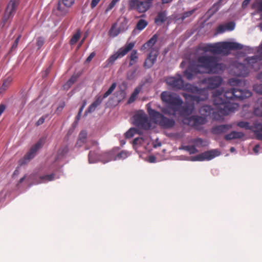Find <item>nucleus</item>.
<instances>
[{"instance_id":"f257e3e1","label":"nucleus","mask_w":262,"mask_h":262,"mask_svg":"<svg viewBox=\"0 0 262 262\" xmlns=\"http://www.w3.org/2000/svg\"><path fill=\"white\" fill-rule=\"evenodd\" d=\"M197 63L191 62L183 72V76L188 80H192L198 74L217 73L225 69L222 63H218L216 57L213 56H201L196 59Z\"/></svg>"},{"instance_id":"f03ea898","label":"nucleus","mask_w":262,"mask_h":262,"mask_svg":"<svg viewBox=\"0 0 262 262\" xmlns=\"http://www.w3.org/2000/svg\"><path fill=\"white\" fill-rule=\"evenodd\" d=\"M212 101L215 108L220 116H227L234 112L238 107L235 103H231L234 99V88L226 90H216L212 93Z\"/></svg>"},{"instance_id":"7ed1b4c3","label":"nucleus","mask_w":262,"mask_h":262,"mask_svg":"<svg viewBox=\"0 0 262 262\" xmlns=\"http://www.w3.org/2000/svg\"><path fill=\"white\" fill-rule=\"evenodd\" d=\"M160 98L163 103L167 104L161 109V112L169 116H176L178 106L183 103L180 96L169 91H164L161 93Z\"/></svg>"},{"instance_id":"20e7f679","label":"nucleus","mask_w":262,"mask_h":262,"mask_svg":"<svg viewBox=\"0 0 262 262\" xmlns=\"http://www.w3.org/2000/svg\"><path fill=\"white\" fill-rule=\"evenodd\" d=\"M180 90L187 91L196 95H190L185 93H182V96L185 100L191 102H196L199 103L201 101H204L208 98V94L206 90L200 89L196 86H194L190 83H183V87Z\"/></svg>"},{"instance_id":"39448f33","label":"nucleus","mask_w":262,"mask_h":262,"mask_svg":"<svg viewBox=\"0 0 262 262\" xmlns=\"http://www.w3.org/2000/svg\"><path fill=\"white\" fill-rule=\"evenodd\" d=\"M261 60V58L258 55L247 57L244 60V64L239 63L236 68V75L239 77H246L249 74L250 70L256 71L259 69V61Z\"/></svg>"},{"instance_id":"423d86ee","label":"nucleus","mask_w":262,"mask_h":262,"mask_svg":"<svg viewBox=\"0 0 262 262\" xmlns=\"http://www.w3.org/2000/svg\"><path fill=\"white\" fill-rule=\"evenodd\" d=\"M243 46L235 42H220L214 44H210V52L216 54H228L230 50H241Z\"/></svg>"},{"instance_id":"0eeeda50","label":"nucleus","mask_w":262,"mask_h":262,"mask_svg":"<svg viewBox=\"0 0 262 262\" xmlns=\"http://www.w3.org/2000/svg\"><path fill=\"white\" fill-rule=\"evenodd\" d=\"M148 113L151 119L163 128H171L175 125L176 122L174 119L165 117L154 110L148 109Z\"/></svg>"},{"instance_id":"6e6552de","label":"nucleus","mask_w":262,"mask_h":262,"mask_svg":"<svg viewBox=\"0 0 262 262\" xmlns=\"http://www.w3.org/2000/svg\"><path fill=\"white\" fill-rule=\"evenodd\" d=\"M19 2V0L9 1L5 9L2 18L3 26H4L9 19H12L16 13Z\"/></svg>"},{"instance_id":"1a4fd4ad","label":"nucleus","mask_w":262,"mask_h":262,"mask_svg":"<svg viewBox=\"0 0 262 262\" xmlns=\"http://www.w3.org/2000/svg\"><path fill=\"white\" fill-rule=\"evenodd\" d=\"M154 0H130L128 3L129 9H135L140 13L147 11L152 6Z\"/></svg>"},{"instance_id":"9d476101","label":"nucleus","mask_w":262,"mask_h":262,"mask_svg":"<svg viewBox=\"0 0 262 262\" xmlns=\"http://www.w3.org/2000/svg\"><path fill=\"white\" fill-rule=\"evenodd\" d=\"M44 143V140L39 139L29 150V151L25 155L23 158L18 161V165L23 166L27 164L30 160L33 159L37 150L41 148Z\"/></svg>"},{"instance_id":"9b49d317","label":"nucleus","mask_w":262,"mask_h":262,"mask_svg":"<svg viewBox=\"0 0 262 262\" xmlns=\"http://www.w3.org/2000/svg\"><path fill=\"white\" fill-rule=\"evenodd\" d=\"M95 154H96V152L90 151L88 158L90 163H94L98 162L106 163L113 160H114V155L112 151L101 152V155H99L97 157H93Z\"/></svg>"},{"instance_id":"f8f14e48","label":"nucleus","mask_w":262,"mask_h":262,"mask_svg":"<svg viewBox=\"0 0 262 262\" xmlns=\"http://www.w3.org/2000/svg\"><path fill=\"white\" fill-rule=\"evenodd\" d=\"M134 46V43L129 42L126 44L124 47L120 48L116 53L112 55L107 60V65L112 66L118 58L123 57L128 52L131 51Z\"/></svg>"},{"instance_id":"ddd939ff","label":"nucleus","mask_w":262,"mask_h":262,"mask_svg":"<svg viewBox=\"0 0 262 262\" xmlns=\"http://www.w3.org/2000/svg\"><path fill=\"white\" fill-rule=\"evenodd\" d=\"M134 124L144 129H148L151 126L147 115L143 112H139L134 116Z\"/></svg>"},{"instance_id":"4468645a","label":"nucleus","mask_w":262,"mask_h":262,"mask_svg":"<svg viewBox=\"0 0 262 262\" xmlns=\"http://www.w3.org/2000/svg\"><path fill=\"white\" fill-rule=\"evenodd\" d=\"M207 121V119L205 117L196 115L191 116L184 119L183 120L184 124L192 126L197 129H199L200 125L205 124Z\"/></svg>"},{"instance_id":"2eb2a0df","label":"nucleus","mask_w":262,"mask_h":262,"mask_svg":"<svg viewBox=\"0 0 262 262\" xmlns=\"http://www.w3.org/2000/svg\"><path fill=\"white\" fill-rule=\"evenodd\" d=\"M165 82L166 84L172 89L174 90H179L182 88L183 80L182 76L180 74H178L176 77H168L166 78Z\"/></svg>"},{"instance_id":"dca6fc26","label":"nucleus","mask_w":262,"mask_h":262,"mask_svg":"<svg viewBox=\"0 0 262 262\" xmlns=\"http://www.w3.org/2000/svg\"><path fill=\"white\" fill-rule=\"evenodd\" d=\"M194 108V104L187 102L184 105H180L177 107V114H178L184 119L189 117Z\"/></svg>"},{"instance_id":"f3484780","label":"nucleus","mask_w":262,"mask_h":262,"mask_svg":"<svg viewBox=\"0 0 262 262\" xmlns=\"http://www.w3.org/2000/svg\"><path fill=\"white\" fill-rule=\"evenodd\" d=\"M222 78L219 76L204 78L202 82L207 85L208 89L213 90L218 88L222 83Z\"/></svg>"},{"instance_id":"a211bd4d","label":"nucleus","mask_w":262,"mask_h":262,"mask_svg":"<svg viewBox=\"0 0 262 262\" xmlns=\"http://www.w3.org/2000/svg\"><path fill=\"white\" fill-rule=\"evenodd\" d=\"M158 55V51L157 50L152 49L144 62V68L146 69L151 68L156 62Z\"/></svg>"},{"instance_id":"6ab92c4d","label":"nucleus","mask_w":262,"mask_h":262,"mask_svg":"<svg viewBox=\"0 0 262 262\" xmlns=\"http://www.w3.org/2000/svg\"><path fill=\"white\" fill-rule=\"evenodd\" d=\"M220 155V152L217 149H213L204 152L196 156L199 161L210 160Z\"/></svg>"},{"instance_id":"aec40b11","label":"nucleus","mask_w":262,"mask_h":262,"mask_svg":"<svg viewBox=\"0 0 262 262\" xmlns=\"http://www.w3.org/2000/svg\"><path fill=\"white\" fill-rule=\"evenodd\" d=\"M252 95L251 91L247 90H241L234 88V99L243 100L249 98Z\"/></svg>"},{"instance_id":"412c9836","label":"nucleus","mask_w":262,"mask_h":262,"mask_svg":"<svg viewBox=\"0 0 262 262\" xmlns=\"http://www.w3.org/2000/svg\"><path fill=\"white\" fill-rule=\"evenodd\" d=\"M70 7H67L64 4H62L60 1H58L57 8L55 10V14L59 17H64L69 12V8Z\"/></svg>"},{"instance_id":"4be33fe9","label":"nucleus","mask_w":262,"mask_h":262,"mask_svg":"<svg viewBox=\"0 0 262 262\" xmlns=\"http://www.w3.org/2000/svg\"><path fill=\"white\" fill-rule=\"evenodd\" d=\"M232 127L231 125L223 124L214 126L212 128L211 132L213 134L219 135L226 133Z\"/></svg>"},{"instance_id":"5701e85b","label":"nucleus","mask_w":262,"mask_h":262,"mask_svg":"<svg viewBox=\"0 0 262 262\" xmlns=\"http://www.w3.org/2000/svg\"><path fill=\"white\" fill-rule=\"evenodd\" d=\"M254 133L257 138L262 140V119L254 123Z\"/></svg>"},{"instance_id":"b1692460","label":"nucleus","mask_w":262,"mask_h":262,"mask_svg":"<svg viewBox=\"0 0 262 262\" xmlns=\"http://www.w3.org/2000/svg\"><path fill=\"white\" fill-rule=\"evenodd\" d=\"M87 138V132L85 130L81 131L76 142L75 146L77 147H81L86 142Z\"/></svg>"},{"instance_id":"393cba45","label":"nucleus","mask_w":262,"mask_h":262,"mask_svg":"<svg viewBox=\"0 0 262 262\" xmlns=\"http://www.w3.org/2000/svg\"><path fill=\"white\" fill-rule=\"evenodd\" d=\"M244 136V134L242 132H238L233 131L230 133L226 135L224 137V139L226 140H231L235 139H241Z\"/></svg>"},{"instance_id":"a878e982","label":"nucleus","mask_w":262,"mask_h":262,"mask_svg":"<svg viewBox=\"0 0 262 262\" xmlns=\"http://www.w3.org/2000/svg\"><path fill=\"white\" fill-rule=\"evenodd\" d=\"M158 36L157 34L154 35L145 43L141 47L142 50L151 48L157 41Z\"/></svg>"},{"instance_id":"bb28decb","label":"nucleus","mask_w":262,"mask_h":262,"mask_svg":"<svg viewBox=\"0 0 262 262\" xmlns=\"http://www.w3.org/2000/svg\"><path fill=\"white\" fill-rule=\"evenodd\" d=\"M166 19V11H160L158 13L156 17L155 18V22L157 24H161Z\"/></svg>"},{"instance_id":"cd10ccee","label":"nucleus","mask_w":262,"mask_h":262,"mask_svg":"<svg viewBox=\"0 0 262 262\" xmlns=\"http://www.w3.org/2000/svg\"><path fill=\"white\" fill-rule=\"evenodd\" d=\"M191 142L193 144V145H195V147H204L208 145L206 141L200 138L192 139Z\"/></svg>"},{"instance_id":"c85d7f7f","label":"nucleus","mask_w":262,"mask_h":262,"mask_svg":"<svg viewBox=\"0 0 262 262\" xmlns=\"http://www.w3.org/2000/svg\"><path fill=\"white\" fill-rule=\"evenodd\" d=\"M200 112L203 115L208 116L211 114H213L214 111L210 106L204 105L200 109Z\"/></svg>"},{"instance_id":"c756f323","label":"nucleus","mask_w":262,"mask_h":262,"mask_svg":"<svg viewBox=\"0 0 262 262\" xmlns=\"http://www.w3.org/2000/svg\"><path fill=\"white\" fill-rule=\"evenodd\" d=\"M120 32V28H117V24H114L109 30L108 35L110 37H115L118 35Z\"/></svg>"},{"instance_id":"7c9ffc66","label":"nucleus","mask_w":262,"mask_h":262,"mask_svg":"<svg viewBox=\"0 0 262 262\" xmlns=\"http://www.w3.org/2000/svg\"><path fill=\"white\" fill-rule=\"evenodd\" d=\"M128 58H129V66L131 67L135 64L138 61V56L137 50H133Z\"/></svg>"},{"instance_id":"2f4dec72","label":"nucleus","mask_w":262,"mask_h":262,"mask_svg":"<svg viewBox=\"0 0 262 262\" xmlns=\"http://www.w3.org/2000/svg\"><path fill=\"white\" fill-rule=\"evenodd\" d=\"M140 91L141 88L139 87H137L134 90L133 93L132 94L131 96H130L127 101L128 104H131L136 100Z\"/></svg>"},{"instance_id":"473e14b6","label":"nucleus","mask_w":262,"mask_h":262,"mask_svg":"<svg viewBox=\"0 0 262 262\" xmlns=\"http://www.w3.org/2000/svg\"><path fill=\"white\" fill-rule=\"evenodd\" d=\"M12 81V79L11 77H8L5 79L3 81V83L2 86L0 88V92L2 93L6 91L10 86Z\"/></svg>"},{"instance_id":"72a5a7b5","label":"nucleus","mask_w":262,"mask_h":262,"mask_svg":"<svg viewBox=\"0 0 262 262\" xmlns=\"http://www.w3.org/2000/svg\"><path fill=\"white\" fill-rule=\"evenodd\" d=\"M180 149L186 150L189 152L190 154H194L198 152V151L196 147H195V145H193L182 146L180 148Z\"/></svg>"},{"instance_id":"f704fd0d","label":"nucleus","mask_w":262,"mask_h":262,"mask_svg":"<svg viewBox=\"0 0 262 262\" xmlns=\"http://www.w3.org/2000/svg\"><path fill=\"white\" fill-rule=\"evenodd\" d=\"M69 152V147L67 145L61 146L57 151L58 158L65 156Z\"/></svg>"},{"instance_id":"c9c22d12","label":"nucleus","mask_w":262,"mask_h":262,"mask_svg":"<svg viewBox=\"0 0 262 262\" xmlns=\"http://www.w3.org/2000/svg\"><path fill=\"white\" fill-rule=\"evenodd\" d=\"M257 121H255L253 123V125L252 126H250V124L248 122L246 121H240L237 123V126L240 127L241 128H244L245 129H252L253 131L254 132V123Z\"/></svg>"},{"instance_id":"e433bc0d","label":"nucleus","mask_w":262,"mask_h":262,"mask_svg":"<svg viewBox=\"0 0 262 262\" xmlns=\"http://www.w3.org/2000/svg\"><path fill=\"white\" fill-rule=\"evenodd\" d=\"M77 80L76 76H72L69 80L63 85L64 90H68Z\"/></svg>"},{"instance_id":"4c0bfd02","label":"nucleus","mask_w":262,"mask_h":262,"mask_svg":"<svg viewBox=\"0 0 262 262\" xmlns=\"http://www.w3.org/2000/svg\"><path fill=\"white\" fill-rule=\"evenodd\" d=\"M148 25V22L144 20L141 19H140L136 25V28L140 31L143 30Z\"/></svg>"},{"instance_id":"58836bf2","label":"nucleus","mask_w":262,"mask_h":262,"mask_svg":"<svg viewBox=\"0 0 262 262\" xmlns=\"http://www.w3.org/2000/svg\"><path fill=\"white\" fill-rule=\"evenodd\" d=\"M129 154L127 151L122 150L114 157V160L124 159L128 156Z\"/></svg>"},{"instance_id":"ea45409f","label":"nucleus","mask_w":262,"mask_h":262,"mask_svg":"<svg viewBox=\"0 0 262 262\" xmlns=\"http://www.w3.org/2000/svg\"><path fill=\"white\" fill-rule=\"evenodd\" d=\"M80 37V31L79 30L77 31L76 33H75L70 40V43L72 45L75 44L77 41L79 40Z\"/></svg>"},{"instance_id":"a19ab883","label":"nucleus","mask_w":262,"mask_h":262,"mask_svg":"<svg viewBox=\"0 0 262 262\" xmlns=\"http://www.w3.org/2000/svg\"><path fill=\"white\" fill-rule=\"evenodd\" d=\"M137 133V130L136 128H131L125 133V136L126 138H130L133 137Z\"/></svg>"},{"instance_id":"79ce46f5","label":"nucleus","mask_w":262,"mask_h":262,"mask_svg":"<svg viewBox=\"0 0 262 262\" xmlns=\"http://www.w3.org/2000/svg\"><path fill=\"white\" fill-rule=\"evenodd\" d=\"M116 87V83L115 82L112 83V84L111 85V86L107 90V91L103 94V97L104 98H105L107 97H108L114 91Z\"/></svg>"},{"instance_id":"37998d69","label":"nucleus","mask_w":262,"mask_h":262,"mask_svg":"<svg viewBox=\"0 0 262 262\" xmlns=\"http://www.w3.org/2000/svg\"><path fill=\"white\" fill-rule=\"evenodd\" d=\"M116 87V83L115 82L112 83V84L111 85V86L107 90V91L103 94V97L104 98H105L107 97H108L114 91Z\"/></svg>"},{"instance_id":"c03bdc74","label":"nucleus","mask_w":262,"mask_h":262,"mask_svg":"<svg viewBox=\"0 0 262 262\" xmlns=\"http://www.w3.org/2000/svg\"><path fill=\"white\" fill-rule=\"evenodd\" d=\"M253 90L256 93L262 95V84H255L253 85Z\"/></svg>"},{"instance_id":"a18cd8bd","label":"nucleus","mask_w":262,"mask_h":262,"mask_svg":"<svg viewBox=\"0 0 262 262\" xmlns=\"http://www.w3.org/2000/svg\"><path fill=\"white\" fill-rule=\"evenodd\" d=\"M119 1L120 0H112L106 9L105 13H107L109 11L112 9Z\"/></svg>"},{"instance_id":"49530a36","label":"nucleus","mask_w":262,"mask_h":262,"mask_svg":"<svg viewBox=\"0 0 262 262\" xmlns=\"http://www.w3.org/2000/svg\"><path fill=\"white\" fill-rule=\"evenodd\" d=\"M45 43V38L42 37H38L36 39V45L38 49H40Z\"/></svg>"},{"instance_id":"de8ad7c7","label":"nucleus","mask_w":262,"mask_h":262,"mask_svg":"<svg viewBox=\"0 0 262 262\" xmlns=\"http://www.w3.org/2000/svg\"><path fill=\"white\" fill-rule=\"evenodd\" d=\"M136 70H130L127 73V78L129 80L133 79L135 77Z\"/></svg>"},{"instance_id":"09e8293b","label":"nucleus","mask_w":262,"mask_h":262,"mask_svg":"<svg viewBox=\"0 0 262 262\" xmlns=\"http://www.w3.org/2000/svg\"><path fill=\"white\" fill-rule=\"evenodd\" d=\"M104 98L101 96H99L96 99V100L92 103L94 105L97 107L102 102Z\"/></svg>"},{"instance_id":"8fccbe9b","label":"nucleus","mask_w":262,"mask_h":262,"mask_svg":"<svg viewBox=\"0 0 262 262\" xmlns=\"http://www.w3.org/2000/svg\"><path fill=\"white\" fill-rule=\"evenodd\" d=\"M40 178L41 180H42V181L43 182L50 181L54 179V174H51L45 175V176L41 177Z\"/></svg>"},{"instance_id":"3c124183","label":"nucleus","mask_w":262,"mask_h":262,"mask_svg":"<svg viewBox=\"0 0 262 262\" xmlns=\"http://www.w3.org/2000/svg\"><path fill=\"white\" fill-rule=\"evenodd\" d=\"M210 44H206L199 47V50L203 51L204 52H210Z\"/></svg>"},{"instance_id":"603ef678","label":"nucleus","mask_w":262,"mask_h":262,"mask_svg":"<svg viewBox=\"0 0 262 262\" xmlns=\"http://www.w3.org/2000/svg\"><path fill=\"white\" fill-rule=\"evenodd\" d=\"M59 1H60L62 4H64L67 7H71L74 3L73 0H59Z\"/></svg>"},{"instance_id":"864d4df0","label":"nucleus","mask_w":262,"mask_h":262,"mask_svg":"<svg viewBox=\"0 0 262 262\" xmlns=\"http://www.w3.org/2000/svg\"><path fill=\"white\" fill-rule=\"evenodd\" d=\"M227 30L232 31L235 28V23L233 21L228 23L226 25Z\"/></svg>"},{"instance_id":"5fc2aeb1","label":"nucleus","mask_w":262,"mask_h":262,"mask_svg":"<svg viewBox=\"0 0 262 262\" xmlns=\"http://www.w3.org/2000/svg\"><path fill=\"white\" fill-rule=\"evenodd\" d=\"M225 25H220L216 28V32L217 33H222L226 31Z\"/></svg>"},{"instance_id":"6e6d98bb","label":"nucleus","mask_w":262,"mask_h":262,"mask_svg":"<svg viewBox=\"0 0 262 262\" xmlns=\"http://www.w3.org/2000/svg\"><path fill=\"white\" fill-rule=\"evenodd\" d=\"M47 116H48V115H46V116H43L41 117H40L38 120V121L36 122V123H35L36 126H39V125L42 124L44 123L45 120L46 118L47 117Z\"/></svg>"},{"instance_id":"4d7b16f0","label":"nucleus","mask_w":262,"mask_h":262,"mask_svg":"<svg viewBox=\"0 0 262 262\" xmlns=\"http://www.w3.org/2000/svg\"><path fill=\"white\" fill-rule=\"evenodd\" d=\"M230 82L232 84H235L236 85L240 86L241 85H242V81L241 80H238L235 78L230 79Z\"/></svg>"},{"instance_id":"13d9d810","label":"nucleus","mask_w":262,"mask_h":262,"mask_svg":"<svg viewBox=\"0 0 262 262\" xmlns=\"http://www.w3.org/2000/svg\"><path fill=\"white\" fill-rule=\"evenodd\" d=\"M97 107L92 103L88 107L87 110L85 111V114L91 113L95 111Z\"/></svg>"},{"instance_id":"bf43d9fd","label":"nucleus","mask_w":262,"mask_h":262,"mask_svg":"<svg viewBox=\"0 0 262 262\" xmlns=\"http://www.w3.org/2000/svg\"><path fill=\"white\" fill-rule=\"evenodd\" d=\"M193 12H194V10L184 12L182 17V19L183 20L185 18L190 16L193 13Z\"/></svg>"},{"instance_id":"052dcab7","label":"nucleus","mask_w":262,"mask_h":262,"mask_svg":"<svg viewBox=\"0 0 262 262\" xmlns=\"http://www.w3.org/2000/svg\"><path fill=\"white\" fill-rule=\"evenodd\" d=\"M20 37L21 36L20 35H19L15 40L14 42H13L12 46V49H14L15 48H16L17 46V45H18V41L20 38Z\"/></svg>"},{"instance_id":"680f3d73","label":"nucleus","mask_w":262,"mask_h":262,"mask_svg":"<svg viewBox=\"0 0 262 262\" xmlns=\"http://www.w3.org/2000/svg\"><path fill=\"white\" fill-rule=\"evenodd\" d=\"M100 0H92L91 3V8L94 9L98 4Z\"/></svg>"},{"instance_id":"e2e57ef3","label":"nucleus","mask_w":262,"mask_h":262,"mask_svg":"<svg viewBox=\"0 0 262 262\" xmlns=\"http://www.w3.org/2000/svg\"><path fill=\"white\" fill-rule=\"evenodd\" d=\"M219 5L218 4H215L210 9V11H211L213 13H214L219 10Z\"/></svg>"},{"instance_id":"0e129e2a","label":"nucleus","mask_w":262,"mask_h":262,"mask_svg":"<svg viewBox=\"0 0 262 262\" xmlns=\"http://www.w3.org/2000/svg\"><path fill=\"white\" fill-rule=\"evenodd\" d=\"M95 56V52H92L90 54V55L88 56V57L86 59V61L89 62H90L92 59Z\"/></svg>"},{"instance_id":"69168bd1","label":"nucleus","mask_w":262,"mask_h":262,"mask_svg":"<svg viewBox=\"0 0 262 262\" xmlns=\"http://www.w3.org/2000/svg\"><path fill=\"white\" fill-rule=\"evenodd\" d=\"M65 106V103L64 102H62L60 103L58 107L57 108V111L61 112L63 107Z\"/></svg>"},{"instance_id":"338daca9","label":"nucleus","mask_w":262,"mask_h":262,"mask_svg":"<svg viewBox=\"0 0 262 262\" xmlns=\"http://www.w3.org/2000/svg\"><path fill=\"white\" fill-rule=\"evenodd\" d=\"M6 108V106L4 104L1 103L0 104V116L2 114V113L5 111Z\"/></svg>"},{"instance_id":"774afa93","label":"nucleus","mask_w":262,"mask_h":262,"mask_svg":"<svg viewBox=\"0 0 262 262\" xmlns=\"http://www.w3.org/2000/svg\"><path fill=\"white\" fill-rule=\"evenodd\" d=\"M257 52L258 54V56L259 57L261 58V60H262V44L259 47V48L257 49Z\"/></svg>"}]
</instances>
